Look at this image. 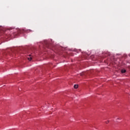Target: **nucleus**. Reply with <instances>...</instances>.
Instances as JSON below:
<instances>
[{
	"mask_svg": "<svg viewBox=\"0 0 130 130\" xmlns=\"http://www.w3.org/2000/svg\"><path fill=\"white\" fill-rule=\"evenodd\" d=\"M126 72V70H124V69H122V70H121V73H122V74H124V73H125Z\"/></svg>",
	"mask_w": 130,
	"mask_h": 130,
	"instance_id": "1",
	"label": "nucleus"
},
{
	"mask_svg": "<svg viewBox=\"0 0 130 130\" xmlns=\"http://www.w3.org/2000/svg\"><path fill=\"white\" fill-rule=\"evenodd\" d=\"M78 87H79V86L78 85H74V88L75 89H78Z\"/></svg>",
	"mask_w": 130,
	"mask_h": 130,
	"instance_id": "2",
	"label": "nucleus"
},
{
	"mask_svg": "<svg viewBox=\"0 0 130 130\" xmlns=\"http://www.w3.org/2000/svg\"><path fill=\"white\" fill-rule=\"evenodd\" d=\"M27 59H28V60H32V57H27Z\"/></svg>",
	"mask_w": 130,
	"mask_h": 130,
	"instance_id": "3",
	"label": "nucleus"
},
{
	"mask_svg": "<svg viewBox=\"0 0 130 130\" xmlns=\"http://www.w3.org/2000/svg\"><path fill=\"white\" fill-rule=\"evenodd\" d=\"M109 120H108L107 121L105 122V123H107V124L108 123H109Z\"/></svg>",
	"mask_w": 130,
	"mask_h": 130,
	"instance_id": "4",
	"label": "nucleus"
},
{
	"mask_svg": "<svg viewBox=\"0 0 130 130\" xmlns=\"http://www.w3.org/2000/svg\"><path fill=\"white\" fill-rule=\"evenodd\" d=\"M117 119H121L120 118H117Z\"/></svg>",
	"mask_w": 130,
	"mask_h": 130,
	"instance_id": "5",
	"label": "nucleus"
},
{
	"mask_svg": "<svg viewBox=\"0 0 130 130\" xmlns=\"http://www.w3.org/2000/svg\"><path fill=\"white\" fill-rule=\"evenodd\" d=\"M29 56H31V55H29Z\"/></svg>",
	"mask_w": 130,
	"mask_h": 130,
	"instance_id": "6",
	"label": "nucleus"
}]
</instances>
